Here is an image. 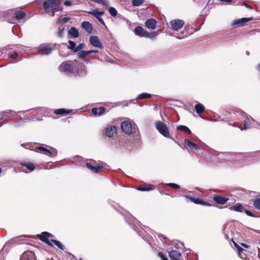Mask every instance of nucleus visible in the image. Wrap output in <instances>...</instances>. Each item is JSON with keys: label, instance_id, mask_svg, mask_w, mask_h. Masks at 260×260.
<instances>
[{"label": "nucleus", "instance_id": "f257e3e1", "mask_svg": "<svg viewBox=\"0 0 260 260\" xmlns=\"http://www.w3.org/2000/svg\"><path fill=\"white\" fill-rule=\"evenodd\" d=\"M121 128L123 133L128 135L136 133L138 130L136 124L130 120H125L122 122L121 124Z\"/></svg>", "mask_w": 260, "mask_h": 260}, {"label": "nucleus", "instance_id": "f03ea898", "mask_svg": "<svg viewBox=\"0 0 260 260\" xmlns=\"http://www.w3.org/2000/svg\"><path fill=\"white\" fill-rule=\"evenodd\" d=\"M59 4V0H46L43 3V8L47 13H50L57 9Z\"/></svg>", "mask_w": 260, "mask_h": 260}, {"label": "nucleus", "instance_id": "7ed1b4c3", "mask_svg": "<svg viewBox=\"0 0 260 260\" xmlns=\"http://www.w3.org/2000/svg\"><path fill=\"white\" fill-rule=\"evenodd\" d=\"M156 129L162 136L166 138L170 137V133L166 124L160 121L155 122Z\"/></svg>", "mask_w": 260, "mask_h": 260}, {"label": "nucleus", "instance_id": "20e7f679", "mask_svg": "<svg viewBox=\"0 0 260 260\" xmlns=\"http://www.w3.org/2000/svg\"><path fill=\"white\" fill-rule=\"evenodd\" d=\"M37 237L40 241L47 244L48 245L51 246H53L51 242V239H50V238H53L54 236L50 233L47 232H43L40 234L37 235Z\"/></svg>", "mask_w": 260, "mask_h": 260}, {"label": "nucleus", "instance_id": "39448f33", "mask_svg": "<svg viewBox=\"0 0 260 260\" xmlns=\"http://www.w3.org/2000/svg\"><path fill=\"white\" fill-rule=\"evenodd\" d=\"M54 46L51 44H43L38 48V52L41 55H48L53 50Z\"/></svg>", "mask_w": 260, "mask_h": 260}, {"label": "nucleus", "instance_id": "423d86ee", "mask_svg": "<svg viewBox=\"0 0 260 260\" xmlns=\"http://www.w3.org/2000/svg\"><path fill=\"white\" fill-rule=\"evenodd\" d=\"M117 127L115 125H109L103 131L104 134L109 138L113 137L117 134Z\"/></svg>", "mask_w": 260, "mask_h": 260}, {"label": "nucleus", "instance_id": "0eeeda50", "mask_svg": "<svg viewBox=\"0 0 260 260\" xmlns=\"http://www.w3.org/2000/svg\"><path fill=\"white\" fill-rule=\"evenodd\" d=\"M58 70L60 72H63L67 74H72L73 73V68L71 64L67 62H62L58 67Z\"/></svg>", "mask_w": 260, "mask_h": 260}, {"label": "nucleus", "instance_id": "6e6552de", "mask_svg": "<svg viewBox=\"0 0 260 260\" xmlns=\"http://www.w3.org/2000/svg\"><path fill=\"white\" fill-rule=\"evenodd\" d=\"M184 24V21L180 19H175L170 22L171 28L174 31H177L182 28Z\"/></svg>", "mask_w": 260, "mask_h": 260}, {"label": "nucleus", "instance_id": "1a4fd4ad", "mask_svg": "<svg viewBox=\"0 0 260 260\" xmlns=\"http://www.w3.org/2000/svg\"><path fill=\"white\" fill-rule=\"evenodd\" d=\"M85 166L92 172L94 173H98L101 169L104 168L105 164L104 162H102L101 164H96L94 166H93L90 163L86 162Z\"/></svg>", "mask_w": 260, "mask_h": 260}, {"label": "nucleus", "instance_id": "9d476101", "mask_svg": "<svg viewBox=\"0 0 260 260\" xmlns=\"http://www.w3.org/2000/svg\"><path fill=\"white\" fill-rule=\"evenodd\" d=\"M20 260H36L35 253L32 251H26L22 254Z\"/></svg>", "mask_w": 260, "mask_h": 260}, {"label": "nucleus", "instance_id": "9b49d317", "mask_svg": "<svg viewBox=\"0 0 260 260\" xmlns=\"http://www.w3.org/2000/svg\"><path fill=\"white\" fill-rule=\"evenodd\" d=\"M87 13L93 15L103 25L106 26L105 23L101 16L104 14V11L99 12L96 10H93L91 11L86 12Z\"/></svg>", "mask_w": 260, "mask_h": 260}, {"label": "nucleus", "instance_id": "f8f14e48", "mask_svg": "<svg viewBox=\"0 0 260 260\" xmlns=\"http://www.w3.org/2000/svg\"><path fill=\"white\" fill-rule=\"evenodd\" d=\"M137 189L140 191H148L154 189L155 186L151 184L144 183L138 186Z\"/></svg>", "mask_w": 260, "mask_h": 260}, {"label": "nucleus", "instance_id": "ddd939ff", "mask_svg": "<svg viewBox=\"0 0 260 260\" xmlns=\"http://www.w3.org/2000/svg\"><path fill=\"white\" fill-rule=\"evenodd\" d=\"M186 198L188 199L190 201L196 204H200L205 206H212L211 204L208 202H206L203 200L199 198H196L193 197H189L186 196Z\"/></svg>", "mask_w": 260, "mask_h": 260}, {"label": "nucleus", "instance_id": "4468645a", "mask_svg": "<svg viewBox=\"0 0 260 260\" xmlns=\"http://www.w3.org/2000/svg\"><path fill=\"white\" fill-rule=\"evenodd\" d=\"M169 257L171 260H182L181 253L177 250H173L169 252Z\"/></svg>", "mask_w": 260, "mask_h": 260}, {"label": "nucleus", "instance_id": "2eb2a0df", "mask_svg": "<svg viewBox=\"0 0 260 260\" xmlns=\"http://www.w3.org/2000/svg\"><path fill=\"white\" fill-rule=\"evenodd\" d=\"M229 199L220 195L214 194L213 200L218 204L223 205L229 201Z\"/></svg>", "mask_w": 260, "mask_h": 260}, {"label": "nucleus", "instance_id": "dca6fc26", "mask_svg": "<svg viewBox=\"0 0 260 260\" xmlns=\"http://www.w3.org/2000/svg\"><path fill=\"white\" fill-rule=\"evenodd\" d=\"M90 43L92 45L95 47L102 48V44H101L99 38L96 36H91L90 38Z\"/></svg>", "mask_w": 260, "mask_h": 260}, {"label": "nucleus", "instance_id": "f3484780", "mask_svg": "<svg viewBox=\"0 0 260 260\" xmlns=\"http://www.w3.org/2000/svg\"><path fill=\"white\" fill-rule=\"evenodd\" d=\"M46 112L48 113H53L54 114H69L71 112H73V110H66V109H59L57 110H51V109H47V111H45Z\"/></svg>", "mask_w": 260, "mask_h": 260}, {"label": "nucleus", "instance_id": "a211bd4d", "mask_svg": "<svg viewBox=\"0 0 260 260\" xmlns=\"http://www.w3.org/2000/svg\"><path fill=\"white\" fill-rule=\"evenodd\" d=\"M19 165L21 166L26 167L29 171L31 172L33 171L36 168L35 165L30 161H21L19 162Z\"/></svg>", "mask_w": 260, "mask_h": 260}, {"label": "nucleus", "instance_id": "6ab92c4d", "mask_svg": "<svg viewBox=\"0 0 260 260\" xmlns=\"http://www.w3.org/2000/svg\"><path fill=\"white\" fill-rule=\"evenodd\" d=\"M157 22L154 19H149L145 22L146 27L151 29H154L156 27Z\"/></svg>", "mask_w": 260, "mask_h": 260}, {"label": "nucleus", "instance_id": "aec40b11", "mask_svg": "<svg viewBox=\"0 0 260 260\" xmlns=\"http://www.w3.org/2000/svg\"><path fill=\"white\" fill-rule=\"evenodd\" d=\"M134 32L136 35L141 37H145L147 31L145 30L142 27L138 26L135 27Z\"/></svg>", "mask_w": 260, "mask_h": 260}, {"label": "nucleus", "instance_id": "412c9836", "mask_svg": "<svg viewBox=\"0 0 260 260\" xmlns=\"http://www.w3.org/2000/svg\"><path fill=\"white\" fill-rule=\"evenodd\" d=\"M36 150L37 151L45 154L49 156H52V152L43 146L36 147Z\"/></svg>", "mask_w": 260, "mask_h": 260}, {"label": "nucleus", "instance_id": "4be33fe9", "mask_svg": "<svg viewBox=\"0 0 260 260\" xmlns=\"http://www.w3.org/2000/svg\"><path fill=\"white\" fill-rule=\"evenodd\" d=\"M253 20V18H243L240 19H237L232 24L233 25H243V24L249 21Z\"/></svg>", "mask_w": 260, "mask_h": 260}, {"label": "nucleus", "instance_id": "5701e85b", "mask_svg": "<svg viewBox=\"0 0 260 260\" xmlns=\"http://www.w3.org/2000/svg\"><path fill=\"white\" fill-rule=\"evenodd\" d=\"M82 27L84 28L87 32L91 33L93 29L92 26L90 23L87 21H84L82 23Z\"/></svg>", "mask_w": 260, "mask_h": 260}, {"label": "nucleus", "instance_id": "b1692460", "mask_svg": "<svg viewBox=\"0 0 260 260\" xmlns=\"http://www.w3.org/2000/svg\"><path fill=\"white\" fill-rule=\"evenodd\" d=\"M231 210H233L236 212H242L244 211V208L242 204L237 203L235 205L231 206L229 208Z\"/></svg>", "mask_w": 260, "mask_h": 260}, {"label": "nucleus", "instance_id": "393cba45", "mask_svg": "<svg viewBox=\"0 0 260 260\" xmlns=\"http://www.w3.org/2000/svg\"><path fill=\"white\" fill-rule=\"evenodd\" d=\"M184 145L186 146L189 147L190 148H193L195 150H198L199 148L198 146L196 143L189 141L188 139H185L184 140Z\"/></svg>", "mask_w": 260, "mask_h": 260}, {"label": "nucleus", "instance_id": "a878e982", "mask_svg": "<svg viewBox=\"0 0 260 260\" xmlns=\"http://www.w3.org/2000/svg\"><path fill=\"white\" fill-rule=\"evenodd\" d=\"M68 34L73 38H77L79 37L78 30L74 27H72L69 29Z\"/></svg>", "mask_w": 260, "mask_h": 260}, {"label": "nucleus", "instance_id": "bb28decb", "mask_svg": "<svg viewBox=\"0 0 260 260\" xmlns=\"http://www.w3.org/2000/svg\"><path fill=\"white\" fill-rule=\"evenodd\" d=\"M92 114H103L105 112V108L103 107H100L99 108H93L91 110Z\"/></svg>", "mask_w": 260, "mask_h": 260}, {"label": "nucleus", "instance_id": "cd10ccee", "mask_svg": "<svg viewBox=\"0 0 260 260\" xmlns=\"http://www.w3.org/2000/svg\"><path fill=\"white\" fill-rule=\"evenodd\" d=\"M15 15L17 20H21L25 17L26 14L24 11H16L15 12Z\"/></svg>", "mask_w": 260, "mask_h": 260}, {"label": "nucleus", "instance_id": "c85d7f7f", "mask_svg": "<svg viewBox=\"0 0 260 260\" xmlns=\"http://www.w3.org/2000/svg\"><path fill=\"white\" fill-rule=\"evenodd\" d=\"M194 108L197 113L200 114L204 112L205 108L203 105L201 104H198L195 105Z\"/></svg>", "mask_w": 260, "mask_h": 260}, {"label": "nucleus", "instance_id": "c756f323", "mask_svg": "<svg viewBox=\"0 0 260 260\" xmlns=\"http://www.w3.org/2000/svg\"><path fill=\"white\" fill-rule=\"evenodd\" d=\"M177 130L185 132L188 134H190L191 133V131L185 125L178 126L177 127Z\"/></svg>", "mask_w": 260, "mask_h": 260}, {"label": "nucleus", "instance_id": "7c9ffc66", "mask_svg": "<svg viewBox=\"0 0 260 260\" xmlns=\"http://www.w3.org/2000/svg\"><path fill=\"white\" fill-rule=\"evenodd\" d=\"M251 201L253 202L254 207L256 209L260 210V197Z\"/></svg>", "mask_w": 260, "mask_h": 260}, {"label": "nucleus", "instance_id": "2f4dec72", "mask_svg": "<svg viewBox=\"0 0 260 260\" xmlns=\"http://www.w3.org/2000/svg\"><path fill=\"white\" fill-rule=\"evenodd\" d=\"M158 33L157 32H148L147 31L145 37L148 38L150 39H154L157 35Z\"/></svg>", "mask_w": 260, "mask_h": 260}, {"label": "nucleus", "instance_id": "473e14b6", "mask_svg": "<svg viewBox=\"0 0 260 260\" xmlns=\"http://www.w3.org/2000/svg\"><path fill=\"white\" fill-rule=\"evenodd\" d=\"M51 242L52 243V244H54L60 249L63 250V249H64L63 246L58 241L53 240V239H51Z\"/></svg>", "mask_w": 260, "mask_h": 260}, {"label": "nucleus", "instance_id": "72a5a7b5", "mask_svg": "<svg viewBox=\"0 0 260 260\" xmlns=\"http://www.w3.org/2000/svg\"><path fill=\"white\" fill-rule=\"evenodd\" d=\"M90 53H91V51H81L78 53V55L80 58H84Z\"/></svg>", "mask_w": 260, "mask_h": 260}, {"label": "nucleus", "instance_id": "f704fd0d", "mask_svg": "<svg viewBox=\"0 0 260 260\" xmlns=\"http://www.w3.org/2000/svg\"><path fill=\"white\" fill-rule=\"evenodd\" d=\"M152 96V95L151 94H149L147 93H142L141 94H140L137 98L138 99H148Z\"/></svg>", "mask_w": 260, "mask_h": 260}, {"label": "nucleus", "instance_id": "c9c22d12", "mask_svg": "<svg viewBox=\"0 0 260 260\" xmlns=\"http://www.w3.org/2000/svg\"><path fill=\"white\" fill-rule=\"evenodd\" d=\"M144 2V0H133L132 4L133 6L138 7L142 5Z\"/></svg>", "mask_w": 260, "mask_h": 260}, {"label": "nucleus", "instance_id": "e433bc0d", "mask_svg": "<svg viewBox=\"0 0 260 260\" xmlns=\"http://www.w3.org/2000/svg\"><path fill=\"white\" fill-rule=\"evenodd\" d=\"M93 2L98 4H102L103 6H108V2L107 0H92Z\"/></svg>", "mask_w": 260, "mask_h": 260}, {"label": "nucleus", "instance_id": "4c0bfd02", "mask_svg": "<svg viewBox=\"0 0 260 260\" xmlns=\"http://www.w3.org/2000/svg\"><path fill=\"white\" fill-rule=\"evenodd\" d=\"M109 12L111 16L115 17L117 15V10L113 7H110L109 9Z\"/></svg>", "mask_w": 260, "mask_h": 260}, {"label": "nucleus", "instance_id": "58836bf2", "mask_svg": "<svg viewBox=\"0 0 260 260\" xmlns=\"http://www.w3.org/2000/svg\"><path fill=\"white\" fill-rule=\"evenodd\" d=\"M64 26H60L58 28L57 35L59 37H62L63 35V31L64 30Z\"/></svg>", "mask_w": 260, "mask_h": 260}, {"label": "nucleus", "instance_id": "ea45409f", "mask_svg": "<svg viewBox=\"0 0 260 260\" xmlns=\"http://www.w3.org/2000/svg\"><path fill=\"white\" fill-rule=\"evenodd\" d=\"M69 46H68V48L73 50L75 52V49H76V44L72 41H69Z\"/></svg>", "mask_w": 260, "mask_h": 260}, {"label": "nucleus", "instance_id": "a19ab883", "mask_svg": "<svg viewBox=\"0 0 260 260\" xmlns=\"http://www.w3.org/2000/svg\"><path fill=\"white\" fill-rule=\"evenodd\" d=\"M167 185L168 186L171 187L174 189H179L180 188V186L179 185L173 183H170Z\"/></svg>", "mask_w": 260, "mask_h": 260}, {"label": "nucleus", "instance_id": "79ce46f5", "mask_svg": "<svg viewBox=\"0 0 260 260\" xmlns=\"http://www.w3.org/2000/svg\"><path fill=\"white\" fill-rule=\"evenodd\" d=\"M158 255L162 260H169L165 254L161 251L159 252Z\"/></svg>", "mask_w": 260, "mask_h": 260}, {"label": "nucleus", "instance_id": "37998d69", "mask_svg": "<svg viewBox=\"0 0 260 260\" xmlns=\"http://www.w3.org/2000/svg\"><path fill=\"white\" fill-rule=\"evenodd\" d=\"M84 47V45L83 44H80L75 49V52H77L80 49H83Z\"/></svg>", "mask_w": 260, "mask_h": 260}, {"label": "nucleus", "instance_id": "c03bdc74", "mask_svg": "<svg viewBox=\"0 0 260 260\" xmlns=\"http://www.w3.org/2000/svg\"><path fill=\"white\" fill-rule=\"evenodd\" d=\"M245 214L249 216H250V217H255L254 215H253V214L250 212L249 210H244L243 211Z\"/></svg>", "mask_w": 260, "mask_h": 260}, {"label": "nucleus", "instance_id": "a18cd8bd", "mask_svg": "<svg viewBox=\"0 0 260 260\" xmlns=\"http://www.w3.org/2000/svg\"><path fill=\"white\" fill-rule=\"evenodd\" d=\"M70 20V18L68 17H64L62 19H59L58 20V22H60L61 21H63L64 22H67Z\"/></svg>", "mask_w": 260, "mask_h": 260}, {"label": "nucleus", "instance_id": "49530a36", "mask_svg": "<svg viewBox=\"0 0 260 260\" xmlns=\"http://www.w3.org/2000/svg\"><path fill=\"white\" fill-rule=\"evenodd\" d=\"M18 56V53L17 52H14L13 53L9 55V57L11 58H16Z\"/></svg>", "mask_w": 260, "mask_h": 260}, {"label": "nucleus", "instance_id": "de8ad7c7", "mask_svg": "<svg viewBox=\"0 0 260 260\" xmlns=\"http://www.w3.org/2000/svg\"><path fill=\"white\" fill-rule=\"evenodd\" d=\"M64 5L66 6H69L72 5V3L71 1H66L64 2Z\"/></svg>", "mask_w": 260, "mask_h": 260}, {"label": "nucleus", "instance_id": "09e8293b", "mask_svg": "<svg viewBox=\"0 0 260 260\" xmlns=\"http://www.w3.org/2000/svg\"><path fill=\"white\" fill-rule=\"evenodd\" d=\"M249 128V124L247 121H245L244 123V129H246Z\"/></svg>", "mask_w": 260, "mask_h": 260}, {"label": "nucleus", "instance_id": "8fccbe9b", "mask_svg": "<svg viewBox=\"0 0 260 260\" xmlns=\"http://www.w3.org/2000/svg\"><path fill=\"white\" fill-rule=\"evenodd\" d=\"M18 117L17 118H16V119L18 121H17V122L18 123H20L21 122V121H22V119H19V116H17ZM23 122H24V121H23Z\"/></svg>", "mask_w": 260, "mask_h": 260}, {"label": "nucleus", "instance_id": "3c124183", "mask_svg": "<svg viewBox=\"0 0 260 260\" xmlns=\"http://www.w3.org/2000/svg\"><path fill=\"white\" fill-rule=\"evenodd\" d=\"M237 248L238 249V250H239V251H241L242 250H243V249L239 245H237Z\"/></svg>", "mask_w": 260, "mask_h": 260}, {"label": "nucleus", "instance_id": "603ef678", "mask_svg": "<svg viewBox=\"0 0 260 260\" xmlns=\"http://www.w3.org/2000/svg\"><path fill=\"white\" fill-rule=\"evenodd\" d=\"M245 6L246 7H247V8H249V9H252V7H251V6H250L249 5H247V4H245Z\"/></svg>", "mask_w": 260, "mask_h": 260}, {"label": "nucleus", "instance_id": "864d4df0", "mask_svg": "<svg viewBox=\"0 0 260 260\" xmlns=\"http://www.w3.org/2000/svg\"><path fill=\"white\" fill-rule=\"evenodd\" d=\"M241 245H242V246H243V247H244L245 248H248V246L246 244H245L242 243V244H241Z\"/></svg>", "mask_w": 260, "mask_h": 260}, {"label": "nucleus", "instance_id": "5fc2aeb1", "mask_svg": "<svg viewBox=\"0 0 260 260\" xmlns=\"http://www.w3.org/2000/svg\"><path fill=\"white\" fill-rule=\"evenodd\" d=\"M89 51H91V53H96V52H98V50H89Z\"/></svg>", "mask_w": 260, "mask_h": 260}, {"label": "nucleus", "instance_id": "6e6d98bb", "mask_svg": "<svg viewBox=\"0 0 260 260\" xmlns=\"http://www.w3.org/2000/svg\"><path fill=\"white\" fill-rule=\"evenodd\" d=\"M199 116L202 118H205L204 117L202 116V115L201 114H200Z\"/></svg>", "mask_w": 260, "mask_h": 260}, {"label": "nucleus", "instance_id": "4d7b16f0", "mask_svg": "<svg viewBox=\"0 0 260 260\" xmlns=\"http://www.w3.org/2000/svg\"><path fill=\"white\" fill-rule=\"evenodd\" d=\"M12 112V111H10L9 112H9ZM6 113H7V114H8V112H4V114H6Z\"/></svg>", "mask_w": 260, "mask_h": 260}, {"label": "nucleus", "instance_id": "13d9d810", "mask_svg": "<svg viewBox=\"0 0 260 260\" xmlns=\"http://www.w3.org/2000/svg\"><path fill=\"white\" fill-rule=\"evenodd\" d=\"M235 246L237 247V245H238L237 243H234Z\"/></svg>", "mask_w": 260, "mask_h": 260}, {"label": "nucleus", "instance_id": "bf43d9fd", "mask_svg": "<svg viewBox=\"0 0 260 260\" xmlns=\"http://www.w3.org/2000/svg\"><path fill=\"white\" fill-rule=\"evenodd\" d=\"M54 12H53V13H52V16H54Z\"/></svg>", "mask_w": 260, "mask_h": 260}, {"label": "nucleus", "instance_id": "052dcab7", "mask_svg": "<svg viewBox=\"0 0 260 260\" xmlns=\"http://www.w3.org/2000/svg\"><path fill=\"white\" fill-rule=\"evenodd\" d=\"M250 118H251V120L252 121H254L253 119V118H252L251 117H250Z\"/></svg>", "mask_w": 260, "mask_h": 260}, {"label": "nucleus", "instance_id": "680f3d73", "mask_svg": "<svg viewBox=\"0 0 260 260\" xmlns=\"http://www.w3.org/2000/svg\"><path fill=\"white\" fill-rule=\"evenodd\" d=\"M2 172V170H1V168H0V173H1Z\"/></svg>", "mask_w": 260, "mask_h": 260}, {"label": "nucleus", "instance_id": "e2e57ef3", "mask_svg": "<svg viewBox=\"0 0 260 260\" xmlns=\"http://www.w3.org/2000/svg\"><path fill=\"white\" fill-rule=\"evenodd\" d=\"M54 118H58L57 117H53Z\"/></svg>", "mask_w": 260, "mask_h": 260}, {"label": "nucleus", "instance_id": "0e129e2a", "mask_svg": "<svg viewBox=\"0 0 260 260\" xmlns=\"http://www.w3.org/2000/svg\"><path fill=\"white\" fill-rule=\"evenodd\" d=\"M80 260H82L81 259H80Z\"/></svg>", "mask_w": 260, "mask_h": 260}]
</instances>
